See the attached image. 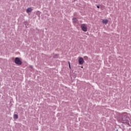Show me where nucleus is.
Instances as JSON below:
<instances>
[{"label": "nucleus", "instance_id": "obj_1", "mask_svg": "<svg viewBox=\"0 0 131 131\" xmlns=\"http://www.w3.org/2000/svg\"><path fill=\"white\" fill-rule=\"evenodd\" d=\"M117 120L120 121V122H122V123H126L129 125L130 119L127 116V113H124L118 117Z\"/></svg>", "mask_w": 131, "mask_h": 131}, {"label": "nucleus", "instance_id": "obj_2", "mask_svg": "<svg viewBox=\"0 0 131 131\" xmlns=\"http://www.w3.org/2000/svg\"><path fill=\"white\" fill-rule=\"evenodd\" d=\"M14 63H15L16 65H22V61L18 57H16L15 58Z\"/></svg>", "mask_w": 131, "mask_h": 131}, {"label": "nucleus", "instance_id": "obj_3", "mask_svg": "<svg viewBox=\"0 0 131 131\" xmlns=\"http://www.w3.org/2000/svg\"><path fill=\"white\" fill-rule=\"evenodd\" d=\"M81 28L82 31H84V32H86L88 31V27H86V25L84 24L81 25Z\"/></svg>", "mask_w": 131, "mask_h": 131}, {"label": "nucleus", "instance_id": "obj_4", "mask_svg": "<svg viewBox=\"0 0 131 131\" xmlns=\"http://www.w3.org/2000/svg\"><path fill=\"white\" fill-rule=\"evenodd\" d=\"M78 62L80 65H82L84 63V60L82 57H78Z\"/></svg>", "mask_w": 131, "mask_h": 131}, {"label": "nucleus", "instance_id": "obj_5", "mask_svg": "<svg viewBox=\"0 0 131 131\" xmlns=\"http://www.w3.org/2000/svg\"><path fill=\"white\" fill-rule=\"evenodd\" d=\"M73 22L74 23V24H77L78 20H77V19L75 17H74L73 18Z\"/></svg>", "mask_w": 131, "mask_h": 131}, {"label": "nucleus", "instance_id": "obj_6", "mask_svg": "<svg viewBox=\"0 0 131 131\" xmlns=\"http://www.w3.org/2000/svg\"><path fill=\"white\" fill-rule=\"evenodd\" d=\"M26 12H27V13H28V14H29V13H31V12H32V8H28L27 9Z\"/></svg>", "mask_w": 131, "mask_h": 131}, {"label": "nucleus", "instance_id": "obj_7", "mask_svg": "<svg viewBox=\"0 0 131 131\" xmlns=\"http://www.w3.org/2000/svg\"><path fill=\"white\" fill-rule=\"evenodd\" d=\"M102 23L103 24H105L106 25V24H108V19H103Z\"/></svg>", "mask_w": 131, "mask_h": 131}, {"label": "nucleus", "instance_id": "obj_8", "mask_svg": "<svg viewBox=\"0 0 131 131\" xmlns=\"http://www.w3.org/2000/svg\"><path fill=\"white\" fill-rule=\"evenodd\" d=\"M13 118L14 119H18V115L14 114L13 116Z\"/></svg>", "mask_w": 131, "mask_h": 131}, {"label": "nucleus", "instance_id": "obj_9", "mask_svg": "<svg viewBox=\"0 0 131 131\" xmlns=\"http://www.w3.org/2000/svg\"><path fill=\"white\" fill-rule=\"evenodd\" d=\"M100 9H101V10H104V9H105V6H101V7H100Z\"/></svg>", "mask_w": 131, "mask_h": 131}, {"label": "nucleus", "instance_id": "obj_10", "mask_svg": "<svg viewBox=\"0 0 131 131\" xmlns=\"http://www.w3.org/2000/svg\"><path fill=\"white\" fill-rule=\"evenodd\" d=\"M69 66L70 69H71V66L70 65V61H69Z\"/></svg>", "mask_w": 131, "mask_h": 131}, {"label": "nucleus", "instance_id": "obj_11", "mask_svg": "<svg viewBox=\"0 0 131 131\" xmlns=\"http://www.w3.org/2000/svg\"><path fill=\"white\" fill-rule=\"evenodd\" d=\"M97 8L98 9H100V6H97Z\"/></svg>", "mask_w": 131, "mask_h": 131}, {"label": "nucleus", "instance_id": "obj_12", "mask_svg": "<svg viewBox=\"0 0 131 131\" xmlns=\"http://www.w3.org/2000/svg\"><path fill=\"white\" fill-rule=\"evenodd\" d=\"M33 68L32 66H30V68Z\"/></svg>", "mask_w": 131, "mask_h": 131}, {"label": "nucleus", "instance_id": "obj_13", "mask_svg": "<svg viewBox=\"0 0 131 131\" xmlns=\"http://www.w3.org/2000/svg\"><path fill=\"white\" fill-rule=\"evenodd\" d=\"M38 13H39V12H38Z\"/></svg>", "mask_w": 131, "mask_h": 131}]
</instances>
